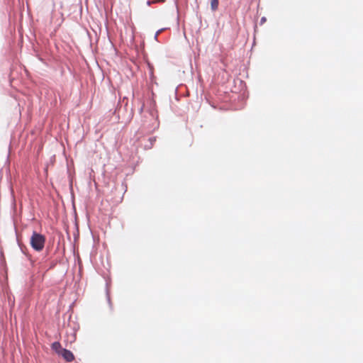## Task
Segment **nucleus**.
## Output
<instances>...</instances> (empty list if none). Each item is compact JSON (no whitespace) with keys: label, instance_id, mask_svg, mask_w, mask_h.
<instances>
[{"label":"nucleus","instance_id":"obj_1","mask_svg":"<svg viewBox=\"0 0 363 363\" xmlns=\"http://www.w3.org/2000/svg\"><path fill=\"white\" fill-rule=\"evenodd\" d=\"M45 241L46 238L44 235L33 231L30 239V245L35 251L40 252L45 247Z\"/></svg>","mask_w":363,"mask_h":363},{"label":"nucleus","instance_id":"obj_2","mask_svg":"<svg viewBox=\"0 0 363 363\" xmlns=\"http://www.w3.org/2000/svg\"><path fill=\"white\" fill-rule=\"evenodd\" d=\"M60 355H61L64 358V359H65L68 362H71L74 359V356L72 352L66 348H63V350H61Z\"/></svg>","mask_w":363,"mask_h":363},{"label":"nucleus","instance_id":"obj_3","mask_svg":"<svg viewBox=\"0 0 363 363\" xmlns=\"http://www.w3.org/2000/svg\"><path fill=\"white\" fill-rule=\"evenodd\" d=\"M109 282L108 281H106V300H107V302L109 305V307L111 308H112V303H111V297H110V292H109Z\"/></svg>","mask_w":363,"mask_h":363},{"label":"nucleus","instance_id":"obj_4","mask_svg":"<svg viewBox=\"0 0 363 363\" xmlns=\"http://www.w3.org/2000/svg\"><path fill=\"white\" fill-rule=\"evenodd\" d=\"M52 349L58 354H60L61 350H63V348L61 347V345L59 342H54L52 344Z\"/></svg>","mask_w":363,"mask_h":363},{"label":"nucleus","instance_id":"obj_5","mask_svg":"<svg viewBox=\"0 0 363 363\" xmlns=\"http://www.w3.org/2000/svg\"><path fill=\"white\" fill-rule=\"evenodd\" d=\"M219 1L218 0H211V9L212 11H216L218 9Z\"/></svg>","mask_w":363,"mask_h":363},{"label":"nucleus","instance_id":"obj_6","mask_svg":"<svg viewBox=\"0 0 363 363\" xmlns=\"http://www.w3.org/2000/svg\"><path fill=\"white\" fill-rule=\"evenodd\" d=\"M156 141V137H151L149 138V146H146V149H151L153 144Z\"/></svg>","mask_w":363,"mask_h":363},{"label":"nucleus","instance_id":"obj_7","mask_svg":"<svg viewBox=\"0 0 363 363\" xmlns=\"http://www.w3.org/2000/svg\"><path fill=\"white\" fill-rule=\"evenodd\" d=\"M164 29H165V28H161V29H159V30L156 32V33H155V36H154V38H155V40L156 41H158V35H159L162 31H163Z\"/></svg>","mask_w":363,"mask_h":363},{"label":"nucleus","instance_id":"obj_8","mask_svg":"<svg viewBox=\"0 0 363 363\" xmlns=\"http://www.w3.org/2000/svg\"><path fill=\"white\" fill-rule=\"evenodd\" d=\"M266 21H267V18L265 16L262 17L260 19V21H259V24L262 25L263 23H264L266 22Z\"/></svg>","mask_w":363,"mask_h":363},{"label":"nucleus","instance_id":"obj_9","mask_svg":"<svg viewBox=\"0 0 363 363\" xmlns=\"http://www.w3.org/2000/svg\"><path fill=\"white\" fill-rule=\"evenodd\" d=\"M156 2H157V0H154V1L147 0L146 4H147V6H150L152 4L156 3Z\"/></svg>","mask_w":363,"mask_h":363},{"label":"nucleus","instance_id":"obj_10","mask_svg":"<svg viewBox=\"0 0 363 363\" xmlns=\"http://www.w3.org/2000/svg\"><path fill=\"white\" fill-rule=\"evenodd\" d=\"M19 247L21 248V252L24 254V255H26V252H25L24 249L26 250V247H24V246H22L21 244H19Z\"/></svg>","mask_w":363,"mask_h":363},{"label":"nucleus","instance_id":"obj_11","mask_svg":"<svg viewBox=\"0 0 363 363\" xmlns=\"http://www.w3.org/2000/svg\"><path fill=\"white\" fill-rule=\"evenodd\" d=\"M146 146H149V143H148V144L145 145V149H146Z\"/></svg>","mask_w":363,"mask_h":363}]
</instances>
